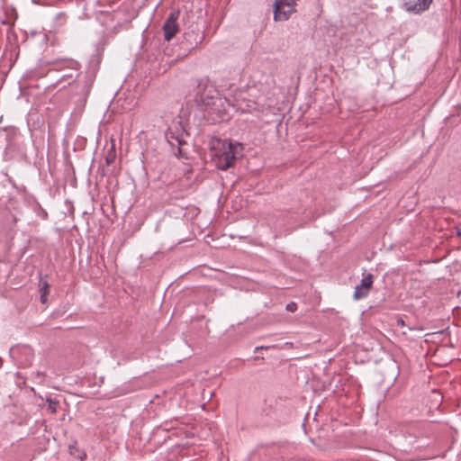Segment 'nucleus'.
<instances>
[{"label":"nucleus","instance_id":"obj_1","mask_svg":"<svg viewBox=\"0 0 461 461\" xmlns=\"http://www.w3.org/2000/svg\"><path fill=\"white\" fill-rule=\"evenodd\" d=\"M212 161L221 170H227L234 166L241 156L243 147L227 140L213 139L210 142Z\"/></svg>","mask_w":461,"mask_h":461},{"label":"nucleus","instance_id":"obj_2","mask_svg":"<svg viewBox=\"0 0 461 461\" xmlns=\"http://www.w3.org/2000/svg\"><path fill=\"white\" fill-rule=\"evenodd\" d=\"M296 0H276L274 19L276 21H286L295 12Z\"/></svg>","mask_w":461,"mask_h":461},{"label":"nucleus","instance_id":"obj_3","mask_svg":"<svg viewBox=\"0 0 461 461\" xmlns=\"http://www.w3.org/2000/svg\"><path fill=\"white\" fill-rule=\"evenodd\" d=\"M433 0H402V8L414 14H420L428 10Z\"/></svg>","mask_w":461,"mask_h":461},{"label":"nucleus","instance_id":"obj_4","mask_svg":"<svg viewBox=\"0 0 461 461\" xmlns=\"http://www.w3.org/2000/svg\"><path fill=\"white\" fill-rule=\"evenodd\" d=\"M374 283V276L372 274L366 275L361 280L360 285H357L354 291L353 297L355 300H359L366 297Z\"/></svg>","mask_w":461,"mask_h":461},{"label":"nucleus","instance_id":"obj_5","mask_svg":"<svg viewBox=\"0 0 461 461\" xmlns=\"http://www.w3.org/2000/svg\"><path fill=\"white\" fill-rule=\"evenodd\" d=\"M178 13H172L169 17L167 19L164 26V35L166 41H170L179 31V27L176 23V20L178 18Z\"/></svg>","mask_w":461,"mask_h":461},{"label":"nucleus","instance_id":"obj_6","mask_svg":"<svg viewBox=\"0 0 461 461\" xmlns=\"http://www.w3.org/2000/svg\"><path fill=\"white\" fill-rule=\"evenodd\" d=\"M202 102L206 107H209L212 110L219 111V107L223 106L225 100L219 95H216V96L206 95V96L202 97Z\"/></svg>","mask_w":461,"mask_h":461},{"label":"nucleus","instance_id":"obj_7","mask_svg":"<svg viewBox=\"0 0 461 461\" xmlns=\"http://www.w3.org/2000/svg\"><path fill=\"white\" fill-rule=\"evenodd\" d=\"M115 159H116V151H115L114 144H112V146L107 150V153L105 155L106 166H110L113 163H114Z\"/></svg>","mask_w":461,"mask_h":461},{"label":"nucleus","instance_id":"obj_8","mask_svg":"<svg viewBox=\"0 0 461 461\" xmlns=\"http://www.w3.org/2000/svg\"><path fill=\"white\" fill-rule=\"evenodd\" d=\"M39 285H40V293L49 295V294H50V285L48 284V282L44 281V280H41Z\"/></svg>","mask_w":461,"mask_h":461},{"label":"nucleus","instance_id":"obj_9","mask_svg":"<svg viewBox=\"0 0 461 461\" xmlns=\"http://www.w3.org/2000/svg\"><path fill=\"white\" fill-rule=\"evenodd\" d=\"M286 310L288 312H294L297 310V305L295 303H290L286 305Z\"/></svg>","mask_w":461,"mask_h":461},{"label":"nucleus","instance_id":"obj_10","mask_svg":"<svg viewBox=\"0 0 461 461\" xmlns=\"http://www.w3.org/2000/svg\"><path fill=\"white\" fill-rule=\"evenodd\" d=\"M48 300V294H41V302L46 303Z\"/></svg>","mask_w":461,"mask_h":461},{"label":"nucleus","instance_id":"obj_11","mask_svg":"<svg viewBox=\"0 0 461 461\" xmlns=\"http://www.w3.org/2000/svg\"><path fill=\"white\" fill-rule=\"evenodd\" d=\"M49 409L50 410V411H51L52 413L56 412L55 403L50 402V406H49Z\"/></svg>","mask_w":461,"mask_h":461},{"label":"nucleus","instance_id":"obj_12","mask_svg":"<svg viewBox=\"0 0 461 461\" xmlns=\"http://www.w3.org/2000/svg\"><path fill=\"white\" fill-rule=\"evenodd\" d=\"M69 450H70V454L73 455V450H77V448L76 447H70Z\"/></svg>","mask_w":461,"mask_h":461},{"label":"nucleus","instance_id":"obj_13","mask_svg":"<svg viewBox=\"0 0 461 461\" xmlns=\"http://www.w3.org/2000/svg\"><path fill=\"white\" fill-rule=\"evenodd\" d=\"M166 137H167V139H169V138H174L173 136L169 137V136H168V133H167V134H166Z\"/></svg>","mask_w":461,"mask_h":461}]
</instances>
